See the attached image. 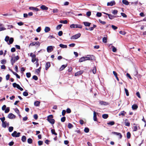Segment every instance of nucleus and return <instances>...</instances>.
<instances>
[{
  "label": "nucleus",
  "instance_id": "nucleus-1",
  "mask_svg": "<svg viewBox=\"0 0 146 146\" xmlns=\"http://www.w3.org/2000/svg\"><path fill=\"white\" fill-rule=\"evenodd\" d=\"M53 116L52 115L48 116L47 118V121L52 125H53L55 122V120L53 119Z\"/></svg>",
  "mask_w": 146,
  "mask_h": 146
},
{
  "label": "nucleus",
  "instance_id": "nucleus-2",
  "mask_svg": "<svg viewBox=\"0 0 146 146\" xmlns=\"http://www.w3.org/2000/svg\"><path fill=\"white\" fill-rule=\"evenodd\" d=\"M19 59V57L18 55L14 57L12 56L11 59V62L12 65H13L15 62L18 60Z\"/></svg>",
  "mask_w": 146,
  "mask_h": 146
},
{
  "label": "nucleus",
  "instance_id": "nucleus-3",
  "mask_svg": "<svg viewBox=\"0 0 146 146\" xmlns=\"http://www.w3.org/2000/svg\"><path fill=\"white\" fill-rule=\"evenodd\" d=\"M82 26L81 25L78 24H72L70 26V27L71 28H80L82 29Z\"/></svg>",
  "mask_w": 146,
  "mask_h": 146
},
{
  "label": "nucleus",
  "instance_id": "nucleus-4",
  "mask_svg": "<svg viewBox=\"0 0 146 146\" xmlns=\"http://www.w3.org/2000/svg\"><path fill=\"white\" fill-rule=\"evenodd\" d=\"M133 131H136L137 130L140 129V128L139 127V124H136L134 123L133 124Z\"/></svg>",
  "mask_w": 146,
  "mask_h": 146
},
{
  "label": "nucleus",
  "instance_id": "nucleus-5",
  "mask_svg": "<svg viewBox=\"0 0 146 146\" xmlns=\"http://www.w3.org/2000/svg\"><path fill=\"white\" fill-rule=\"evenodd\" d=\"M80 36L81 34L80 33H78L72 36L70 38V39L71 40L76 39L80 37Z\"/></svg>",
  "mask_w": 146,
  "mask_h": 146
},
{
  "label": "nucleus",
  "instance_id": "nucleus-6",
  "mask_svg": "<svg viewBox=\"0 0 146 146\" xmlns=\"http://www.w3.org/2000/svg\"><path fill=\"white\" fill-rule=\"evenodd\" d=\"M20 133L18 132L17 133V132L16 131L14 132L11 134V135L14 137H18L20 136Z\"/></svg>",
  "mask_w": 146,
  "mask_h": 146
},
{
  "label": "nucleus",
  "instance_id": "nucleus-7",
  "mask_svg": "<svg viewBox=\"0 0 146 146\" xmlns=\"http://www.w3.org/2000/svg\"><path fill=\"white\" fill-rule=\"evenodd\" d=\"M40 43L38 41H37L36 42H33L32 43H31L30 44L29 46H34V45H38V46H39L40 45Z\"/></svg>",
  "mask_w": 146,
  "mask_h": 146
},
{
  "label": "nucleus",
  "instance_id": "nucleus-8",
  "mask_svg": "<svg viewBox=\"0 0 146 146\" xmlns=\"http://www.w3.org/2000/svg\"><path fill=\"white\" fill-rule=\"evenodd\" d=\"M8 117L10 119H13L15 117V116L12 113H10L8 114Z\"/></svg>",
  "mask_w": 146,
  "mask_h": 146
},
{
  "label": "nucleus",
  "instance_id": "nucleus-9",
  "mask_svg": "<svg viewBox=\"0 0 146 146\" xmlns=\"http://www.w3.org/2000/svg\"><path fill=\"white\" fill-rule=\"evenodd\" d=\"M53 50V48L52 46H49L47 47V51L50 52L52 51Z\"/></svg>",
  "mask_w": 146,
  "mask_h": 146
},
{
  "label": "nucleus",
  "instance_id": "nucleus-10",
  "mask_svg": "<svg viewBox=\"0 0 146 146\" xmlns=\"http://www.w3.org/2000/svg\"><path fill=\"white\" fill-rule=\"evenodd\" d=\"M115 2L114 1H112L111 2L107 3V5L109 6H112L115 4Z\"/></svg>",
  "mask_w": 146,
  "mask_h": 146
},
{
  "label": "nucleus",
  "instance_id": "nucleus-11",
  "mask_svg": "<svg viewBox=\"0 0 146 146\" xmlns=\"http://www.w3.org/2000/svg\"><path fill=\"white\" fill-rule=\"evenodd\" d=\"M83 72V71L81 70L80 71L78 72L75 74V76H79L82 74Z\"/></svg>",
  "mask_w": 146,
  "mask_h": 146
},
{
  "label": "nucleus",
  "instance_id": "nucleus-12",
  "mask_svg": "<svg viewBox=\"0 0 146 146\" xmlns=\"http://www.w3.org/2000/svg\"><path fill=\"white\" fill-rule=\"evenodd\" d=\"M112 133L114 135L119 136V138L120 139H121L122 137V135L120 133L115 132H113Z\"/></svg>",
  "mask_w": 146,
  "mask_h": 146
},
{
  "label": "nucleus",
  "instance_id": "nucleus-13",
  "mask_svg": "<svg viewBox=\"0 0 146 146\" xmlns=\"http://www.w3.org/2000/svg\"><path fill=\"white\" fill-rule=\"evenodd\" d=\"M125 126H129L130 125V123L129 122L128 119H125Z\"/></svg>",
  "mask_w": 146,
  "mask_h": 146
},
{
  "label": "nucleus",
  "instance_id": "nucleus-14",
  "mask_svg": "<svg viewBox=\"0 0 146 146\" xmlns=\"http://www.w3.org/2000/svg\"><path fill=\"white\" fill-rule=\"evenodd\" d=\"M97 113H96L95 111H94V116L93 119L94 121H96L97 120V118L96 117Z\"/></svg>",
  "mask_w": 146,
  "mask_h": 146
},
{
  "label": "nucleus",
  "instance_id": "nucleus-15",
  "mask_svg": "<svg viewBox=\"0 0 146 146\" xmlns=\"http://www.w3.org/2000/svg\"><path fill=\"white\" fill-rule=\"evenodd\" d=\"M104 14H106V15H107L108 16L109 18L111 19H112L114 17V16H113V15H111L110 14L106 13H105V12H102Z\"/></svg>",
  "mask_w": 146,
  "mask_h": 146
},
{
  "label": "nucleus",
  "instance_id": "nucleus-16",
  "mask_svg": "<svg viewBox=\"0 0 146 146\" xmlns=\"http://www.w3.org/2000/svg\"><path fill=\"white\" fill-rule=\"evenodd\" d=\"M50 64L49 62H47L46 63L45 65V69L47 70L48 68L50 66Z\"/></svg>",
  "mask_w": 146,
  "mask_h": 146
},
{
  "label": "nucleus",
  "instance_id": "nucleus-17",
  "mask_svg": "<svg viewBox=\"0 0 146 146\" xmlns=\"http://www.w3.org/2000/svg\"><path fill=\"white\" fill-rule=\"evenodd\" d=\"M9 42H7V43L8 44H12L14 41V39L13 38H9Z\"/></svg>",
  "mask_w": 146,
  "mask_h": 146
},
{
  "label": "nucleus",
  "instance_id": "nucleus-18",
  "mask_svg": "<svg viewBox=\"0 0 146 146\" xmlns=\"http://www.w3.org/2000/svg\"><path fill=\"white\" fill-rule=\"evenodd\" d=\"M40 8L43 10H46L48 9V8L44 5H42L40 7Z\"/></svg>",
  "mask_w": 146,
  "mask_h": 146
},
{
  "label": "nucleus",
  "instance_id": "nucleus-19",
  "mask_svg": "<svg viewBox=\"0 0 146 146\" xmlns=\"http://www.w3.org/2000/svg\"><path fill=\"white\" fill-rule=\"evenodd\" d=\"M66 66L67 65L66 64L62 65L60 68V70L62 71L63 70Z\"/></svg>",
  "mask_w": 146,
  "mask_h": 146
},
{
  "label": "nucleus",
  "instance_id": "nucleus-20",
  "mask_svg": "<svg viewBox=\"0 0 146 146\" xmlns=\"http://www.w3.org/2000/svg\"><path fill=\"white\" fill-rule=\"evenodd\" d=\"M83 23L85 26L87 27H89L91 24L90 23L87 22H84Z\"/></svg>",
  "mask_w": 146,
  "mask_h": 146
},
{
  "label": "nucleus",
  "instance_id": "nucleus-21",
  "mask_svg": "<svg viewBox=\"0 0 146 146\" xmlns=\"http://www.w3.org/2000/svg\"><path fill=\"white\" fill-rule=\"evenodd\" d=\"M138 108V106L135 104L133 105L132 106V108L133 110L137 109Z\"/></svg>",
  "mask_w": 146,
  "mask_h": 146
},
{
  "label": "nucleus",
  "instance_id": "nucleus-22",
  "mask_svg": "<svg viewBox=\"0 0 146 146\" xmlns=\"http://www.w3.org/2000/svg\"><path fill=\"white\" fill-rule=\"evenodd\" d=\"M122 2L123 4L126 5H128L129 4V2L126 0H122Z\"/></svg>",
  "mask_w": 146,
  "mask_h": 146
},
{
  "label": "nucleus",
  "instance_id": "nucleus-23",
  "mask_svg": "<svg viewBox=\"0 0 146 146\" xmlns=\"http://www.w3.org/2000/svg\"><path fill=\"white\" fill-rule=\"evenodd\" d=\"M59 46L62 48H66L67 47V46L66 45H64L62 44H60Z\"/></svg>",
  "mask_w": 146,
  "mask_h": 146
},
{
  "label": "nucleus",
  "instance_id": "nucleus-24",
  "mask_svg": "<svg viewBox=\"0 0 146 146\" xmlns=\"http://www.w3.org/2000/svg\"><path fill=\"white\" fill-rule=\"evenodd\" d=\"M44 30L45 33H47L50 31V29L49 27H45Z\"/></svg>",
  "mask_w": 146,
  "mask_h": 146
},
{
  "label": "nucleus",
  "instance_id": "nucleus-25",
  "mask_svg": "<svg viewBox=\"0 0 146 146\" xmlns=\"http://www.w3.org/2000/svg\"><path fill=\"white\" fill-rule=\"evenodd\" d=\"M126 113V112H125L124 111H121L120 113L119 114V115L121 116L122 115L123 116H124L125 115V114Z\"/></svg>",
  "mask_w": 146,
  "mask_h": 146
},
{
  "label": "nucleus",
  "instance_id": "nucleus-26",
  "mask_svg": "<svg viewBox=\"0 0 146 146\" xmlns=\"http://www.w3.org/2000/svg\"><path fill=\"white\" fill-rule=\"evenodd\" d=\"M40 104V102L37 101L35 102L34 105L36 106H39Z\"/></svg>",
  "mask_w": 146,
  "mask_h": 146
},
{
  "label": "nucleus",
  "instance_id": "nucleus-27",
  "mask_svg": "<svg viewBox=\"0 0 146 146\" xmlns=\"http://www.w3.org/2000/svg\"><path fill=\"white\" fill-rule=\"evenodd\" d=\"M22 141L23 142H25L26 141V137L25 136H23L21 138Z\"/></svg>",
  "mask_w": 146,
  "mask_h": 146
},
{
  "label": "nucleus",
  "instance_id": "nucleus-28",
  "mask_svg": "<svg viewBox=\"0 0 146 146\" xmlns=\"http://www.w3.org/2000/svg\"><path fill=\"white\" fill-rule=\"evenodd\" d=\"M100 104L101 105H106L107 104V103L106 102H104L103 101H100L99 102Z\"/></svg>",
  "mask_w": 146,
  "mask_h": 146
},
{
  "label": "nucleus",
  "instance_id": "nucleus-29",
  "mask_svg": "<svg viewBox=\"0 0 146 146\" xmlns=\"http://www.w3.org/2000/svg\"><path fill=\"white\" fill-rule=\"evenodd\" d=\"M102 117L104 119H106L108 118V115L107 114H104L102 115Z\"/></svg>",
  "mask_w": 146,
  "mask_h": 146
},
{
  "label": "nucleus",
  "instance_id": "nucleus-30",
  "mask_svg": "<svg viewBox=\"0 0 146 146\" xmlns=\"http://www.w3.org/2000/svg\"><path fill=\"white\" fill-rule=\"evenodd\" d=\"M60 23H61L66 24L68 23V21L66 20H65L64 21L61 20L60 21Z\"/></svg>",
  "mask_w": 146,
  "mask_h": 146
},
{
  "label": "nucleus",
  "instance_id": "nucleus-31",
  "mask_svg": "<svg viewBox=\"0 0 146 146\" xmlns=\"http://www.w3.org/2000/svg\"><path fill=\"white\" fill-rule=\"evenodd\" d=\"M41 69V67H40L39 68L36 69L35 70V72L36 73H37V74H38L40 72Z\"/></svg>",
  "mask_w": 146,
  "mask_h": 146
},
{
  "label": "nucleus",
  "instance_id": "nucleus-32",
  "mask_svg": "<svg viewBox=\"0 0 146 146\" xmlns=\"http://www.w3.org/2000/svg\"><path fill=\"white\" fill-rule=\"evenodd\" d=\"M51 132L52 134H54L56 135H57V133L55 132V130L54 129H51Z\"/></svg>",
  "mask_w": 146,
  "mask_h": 146
},
{
  "label": "nucleus",
  "instance_id": "nucleus-33",
  "mask_svg": "<svg viewBox=\"0 0 146 146\" xmlns=\"http://www.w3.org/2000/svg\"><path fill=\"white\" fill-rule=\"evenodd\" d=\"M2 127L4 128H5L6 127V121H5L2 122Z\"/></svg>",
  "mask_w": 146,
  "mask_h": 146
},
{
  "label": "nucleus",
  "instance_id": "nucleus-34",
  "mask_svg": "<svg viewBox=\"0 0 146 146\" xmlns=\"http://www.w3.org/2000/svg\"><path fill=\"white\" fill-rule=\"evenodd\" d=\"M27 142L31 144L33 143V140L29 138L27 140Z\"/></svg>",
  "mask_w": 146,
  "mask_h": 146
},
{
  "label": "nucleus",
  "instance_id": "nucleus-35",
  "mask_svg": "<svg viewBox=\"0 0 146 146\" xmlns=\"http://www.w3.org/2000/svg\"><path fill=\"white\" fill-rule=\"evenodd\" d=\"M92 72L94 74H96V67L95 66H94L93 68V69L92 70Z\"/></svg>",
  "mask_w": 146,
  "mask_h": 146
},
{
  "label": "nucleus",
  "instance_id": "nucleus-36",
  "mask_svg": "<svg viewBox=\"0 0 146 146\" xmlns=\"http://www.w3.org/2000/svg\"><path fill=\"white\" fill-rule=\"evenodd\" d=\"M115 122L113 121H110L107 124L108 125H114Z\"/></svg>",
  "mask_w": 146,
  "mask_h": 146
},
{
  "label": "nucleus",
  "instance_id": "nucleus-37",
  "mask_svg": "<svg viewBox=\"0 0 146 146\" xmlns=\"http://www.w3.org/2000/svg\"><path fill=\"white\" fill-rule=\"evenodd\" d=\"M103 42L104 43H106L107 42V38L106 37H104L102 39Z\"/></svg>",
  "mask_w": 146,
  "mask_h": 146
},
{
  "label": "nucleus",
  "instance_id": "nucleus-38",
  "mask_svg": "<svg viewBox=\"0 0 146 146\" xmlns=\"http://www.w3.org/2000/svg\"><path fill=\"white\" fill-rule=\"evenodd\" d=\"M62 25V24H60L58 25L56 27V29L58 30L60 29L61 28Z\"/></svg>",
  "mask_w": 146,
  "mask_h": 146
},
{
  "label": "nucleus",
  "instance_id": "nucleus-39",
  "mask_svg": "<svg viewBox=\"0 0 146 146\" xmlns=\"http://www.w3.org/2000/svg\"><path fill=\"white\" fill-rule=\"evenodd\" d=\"M85 61L84 57H82L79 60V62H82Z\"/></svg>",
  "mask_w": 146,
  "mask_h": 146
},
{
  "label": "nucleus",
  "instance_id": "nucleus-40",
  "mask_svg": "<svg viewBox=\"0 0 146 146\" xmlns=\"http://www.w3.org/2000/svg\"><path fill=\"white\" fill-rule=\"evenodd\" d=\"M127 138L128 139L130 138L131 137V133L129 132H128L127 133Z\"/></svg>",
  "mask_w": 146,
  "mask_h": 146
},
{
  "label": "nucleus",
  "instance_id": "nucleus-41",
  "mask_svg": "<svg viewBox=\"0 0 146 146\" xmlns=\"http://www.w3.org/2000/svg\"><path fill=\"white\" fill-rule=\"evenodd\" d=\"M84 131L86 133H88L89 131V129L88 127H85L84 129Z\"/></svg>",
  "mask_w": 146,
  "mask_h": 146
},
{
  "label": "nucleus",
  "instance_id": "nucleus-42",
  "mask_svg": "<svg viewBox=\"0 0 146 146\" xmlns=\"http://www.w3.org/2000/svg\"><path fill=\"white\" fill-rule=\"evenodd\" d=\"M10 110V108L9 107H7L6 109L5 110V113H7L9 112Z\"/></svg>",
  "mask_w": 146,
  "mask_h": 146
},
{
  "label": "nucleus",
  "instance_id": "nucleus-43",
  "mask_svg": "<svg viewBox=\"0 0 146 146\" xmlns=\"http://www.w3.org/2000/svg\"><path fill=\"white\" fill-rule=\"evenodd\" d=\"M112 50L113 52H116L117 51V49L116 48H115L113 46H112Z\"/></svg>",
  "mask_w": 146,
  "mask_h": 146
},
{
  "label": "nucleus",
  "instance_id": "nucleus-44",
  "mask_svg": "<svg viewBox=\"0 0 146 146\" xmlns=\"http://www.w3.org/2000/svg\"><path fill=\"white\" fill-rule=\"evenodd\" d=\"M102 14L100 12H97L96 13V15L98 17H100L102 16Z\"/></svg>",
  "mask_w": 146,
  "mask_h": 146
},
{
  "label": "nucleus",
  "instance_id": "nucleus-45",
  "mask_svg": "<svg viewBox=\"0 0 146 146\" xmlns=\"http://www.w3.org/2000/svg\"><path fill=\"white\" fill-rule=\"evenodd\" d=\"M85 61L87 60H90V57L87 56H84Z\"/></svg>",
  "mask_w": 146,
  "mask_h": 146
},
{
  "label": "nucleus",
  "instance_id": "nucleus-46",
  "mask_svg": "<svg viewBox=\"0 0 146 146\" xmlns=\"http://www.w3.org/2000/svg\"><path fill=\"white\" fill-rule=\"evenodd\" d=\"M13 129V127H9V132H12Z\"/></svg>",
  "mask_w": 146,
  "mask_h": 146
},
{
  "label": "nucleus",
  "instance_id": "nucleus-47",
  "mask_svg": "<svg viewBox=\"0 0 146 146\" xmlns=\"http://www.w3.org/2000/svg\"><path fill=\"white\" fill-rule=\"evenodd\" d=\"M124 90H125L126 95L127 96H129V92H128V90L125 88Z\"/></svg>",
  "mask_w": 146,
  "mask_h": 146
},
{
  "label": "nucleus",
  "instance_id": "nucleus-48",
  "mask_svg": "<svg viewBox=\"0 0 146 146\" xmlns=\"http://www.w3.org/2000/svg\"><path fill=\"white\" fill-rule=\"evenodd\" d=\"M9 37L8 36H6V37L5 38V40L6 42H8V41L9 40Z\"/></svg>",
  "mask_w": 146,
  "mask_h": 146
},
{
  "label": "nucleus",
  "instance_id": "nucleus-49",
  "mask_svg": "<svg viewBox=\"0 0 146 146\" xmlns=\"http://www.w3.org/2000/svg\"><path fill=\"white\" fill-rule=\"evenodd\" d=\"M73 127V125L71 123H69L68 124V127L69 128H71Z\"/></svg>",
  "mask_w": 146,
  "mask_h": 146
},
{
  "label": "nucleus",
  "instance_id": "nucleus-50",
  "mask_svg": "<svg viewBox=\"0 0 146 146\" xmlns=\"http://www.w3.org/2000/svg\"><path fill=\"white\" fill-rule=\"evenodd\" d=\"M18 114L20 113V112L19 110L17 108H15L14 110Z\"/></svg>",
  "mask_w": 146,
  "mask_h": 146
},
{
  "label": "nucleus",
  "instance_id": "nucleus-51",
  "mask_svg": "<svg viewBox=\"0 0 146 146\" xmlns=\"http://www.w3.org/2000/svg\"><path fill=\"white\" fill-rule=\"evenodd\" d=\"M99 21L100 23H102V24L105 25L106 24V22L105 21H102L100 19H99Z\"/></svg>",
  "mask_w": 146,
  "mask_h": 146
},
{
  "label": "nucleus",
  "instance_id": "nucleus-52",
  "mask_svg": "<svg viewBox=\"0 0 146 146\" xmlns=\"http://www.w3.org/2000/svg\"><path fill=\"white\" fill-rule=\"evenodd\" d=\"M66 120V117H62L61 119V121L62 122H64Z\"/></svg>",
  "mask_w": 146,
  "mask_h": 146
},
{
  "label": "nucleus",
  "instance_id": "nucleus-53",
  "mask_svg": "<svg viewBox=\"0 0 146 146\" xmlns=\"http://www.w3.org/2000/svg\"><path fill=\"white\" fill-rule=\"evenodd\" d=\"M23 95L24 96H28V93L26 92H24L23 93Z\"/></svg>",
  "mask_w": 146,
  "mask_h": 146
},
{
  "label": "nucleus",
  "instance_id": "nucleus-54",
  "mask_svg": "<svg viewBox=\"0 0 146 146\" xmlns=\"http://www.w3.org/2000/svg\"><path fill=\"white\" fill-rule=\"evenodd\" d=\"M33 79L35 80H37L38 79V77L36 75H34L33 77Z\"/></svg>",
  "mask_w": 146,
  "mask_h": 146
},
{
  "label": "nucleus",
  "instance_id": "nucleus-55",
  "mask_svg": "<svg viewBox=\"0 0 146 146\" xmlns=\"http://www.w3.org/2000/svg\"><path fill=\"white\" fill-rule=\"evenodd\" d=\"M27 77V78H30L31 76V74L30 72L27 73L26 74Z\"/></svg>",
  "mask_w": 146,
  "mask_h": 146
},
{
  "label": "nucleus",
  "instance_id": "nucleus-56",
  "mask_svg": "<svg viewBox=\"0 0 146 146\" xmlns=\"http://www.w3.org/2000/svg\"><path fill=\"white\" fill-rule=\"evenodd\" d=\"M36 61L37 62L38 61V59H36V58H32V62H34Z\"/></svg>",
  "mask_w": 146,
  "mask_h": 146
},
{
  "label": "nucleus",
  "instance_id": "nucleus-57",
  "mask_svg": "<svg viewBox=\"0 0 146 146\" xmlns=\"http://www.w3.org/2000/svg\"><path fill=\"white\" fill-rule=\"evenodd\" d=\"M117 12L118 11L117 10H115L113 11L112 12V13L113 14L115 15L117 14Z\"/></svg>",
  "mask_w": 146,
  "mask_h": 146
},
{
  "label": "nucleus",
  "instance_id": "nucleus-58",
  "mask_svg": "<svg viewBox=\"0 0 146 146\" xmlns=\"http://www.w3.org/2000/svg\"><path fill=\"white\" fill-rule=\"evenodd\" d=\"M58 11V10L57 9H54L53 10V13H57Z\"/></svg>",
  "mask_w": 146,
  "mask_h": 146
},
{
  "label": "nucleus",
  "instance_id": "nucleus-59",
  "mask_svg": "<svg viewBox=\"0 0 146 146\" xmlns=\"http://www.w3.org/2000/svg\"><path fill=\"white\" fill-rule=\"evenodd\" d=\"M43 142L42 141H38V144L39 145H42Z\"/></svg>",
  "mask_w": 146,
  "mask_h": 146
},
{
  "label": "nucleus",
  "instance_id": "nucleus-60",
  "mask_svg": "<svg viewBox=\"0 0 146 146\" xmlns=\"http://www.w3.org/2000/svg\"><path fill=\"white\" fill-rule=\"evenodd\" d=\"M6 62V61L5 60L3 59L1 60V63L2 64H5Z\"/></svg>",
  "mask_w": 146,
  "mask_h": 146
},
{
  "label": "nucleus",
  "instance_id": "nucleus-61",
  "mask_svg": "<svg viewBox=\"0 0 146 146\" xmlns=\"http://www.w3.org/2000/svg\"><path fill=\"white\" fill-rule=\"evenodd\" d=\"M91 15V12L90 11H88L86 13V15L88 17L90 16Z\"/></svg>",
  "mask_w": 146,
  "mask_h": 146
},
{
  "label": "nucleus",
  "instance_id": "nucleus-62",
  "mask_svg": "<svg viewBox=\"0 0 146 146\" xmlns=\"http://www.w3.org/2000/svg\"><path fill=\"white\" fill-rule=\"evenodd\" d=\"M62 34H63L62 32V31H60L58 32V35L59 36H61L62 35Z\"/></svg>",
  "mask_w": 146,
  "mask_h": 146
},
{
  "label": "nucleus",
  "instance_id": "nucleus-63",
  "mask_svg": "<svg viewBox=\"0 0 146 146\" xmlns=\"http://www.w3.org/2000/svg\"><path fill=\"white\" fill-rule=\"evenodd\" d=\"M111 27L114 30H116L117 29V27L113 25H112Z\"/></svg>",
  "mask_w": 146,
  "mask_h": 146
},
{
  "label": "nucleus",
  "instance_id": "nucleus-64",
  "mask_svg": "<svg viewBox=\"0 0 146 146\" xmlns=\"http://www.w3.org/2000/svg\"><path fill=\"white\" fill-rule=\"evenodd\" d=\"M41 31V28L40 27H39L38 28L36 29V31L38 33H39Z\"/></svg>",
  "mask_w": 146,
  "mask_h": 146
}]
</instances>
